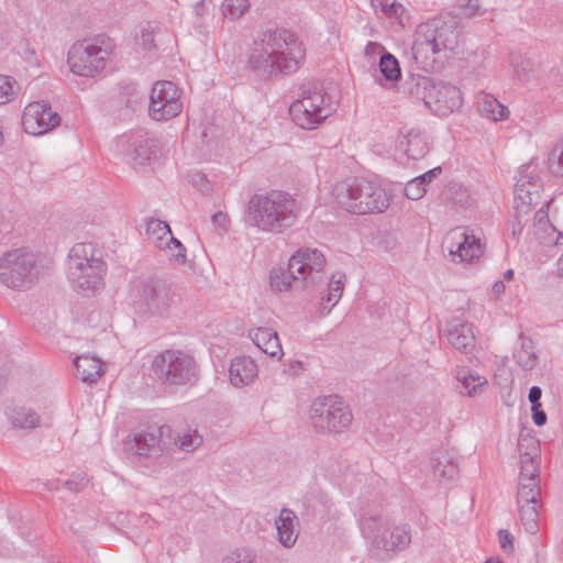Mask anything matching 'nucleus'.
<instances>
[{"label":"nucleus","mask_w":563,"mask_h":563,"mask_svg":"<svg viewBox=\"0 0 563 563\" xmlns=\"http://www.w3.org/2000/svg\"><path fill=\"white\" fill-rule=\"evenodd\" d=\"M303 43L290 30L268 27L253 40L246 67L262 76L295 73L303 63Z\"/></svg>","instance_id":"1"},{"label":"nucleus","mask_w":563,"mask_h":563,"mask_svg":"<svg viewBox=\"0 0 563 563\" xmlns=\"http://www.w3.org/2000/svg\"><path fill=\"white\" fill-rule=\"evenodd\" d=\"M462 31L454 15H439L421 23L415 33L412 56L426 71L440 68L441 59L454 53L461 43Z\"/></svg>","instance_id":"2"},{"label":"nucleus","mask_w":563,"mask_h":563,"mask_svg":"<svg viewBox=\"0 0 563 563\" xmlns=\"http://www.w3.org/2000/svg\"><path fill=\"white\" fill-rule=\"evenodd\" d=\"M297 220V203L291 195L280 190L253 195L244 210L243 221L260 232L279 234Z\"/></svg>","instance_id":"3"},{"label":"nucleus","mask_w":563,"mask_h":563,"mask_svg":"<svg viewBox=\"0 0 563 563\" xmlns=\"http://www.w3.org/2000/svg\"><path fill=\"white\" fill-rule=\"evenodd\" d=\"M540 465L541 456L537 444H533L530 452L520 453L516 503L520 522L529 534L539 531V510L542 507Z\"/></svg>","instance_id":"4"},{"label":"nucleus","mask_w":563,"mask_h":563,"mask_svg":"<svg viewBox=\"0 0 563 563\" xmlns=\"http://www.w3.org/2000/svg\"><path fill=\"white\" fill-rule=\"evenodd\" d=\"M357 520L363 537L371 541V550L383 560L390 559L411 542L409 527L401 525L389 530L388 518L377 506L360 508Z\"/></svg>","instance_id":"5"},{"label":"nucleus","mask_w":563,"mask_h":563,"mask_svg":"<svg viewBox=\"0 0 563 563\" xmlns=\"http://www.w3.org/2000/svg\"><path fill=\"white\" fill-rule=\"evenodd\" d=\"M107 265L92 243L75 244L67 257L66 276L74 290L95 294L103 287Z\"/></svg>","instance_id":"6"},{"label":"nucleus","mask_w":563,"mask_h":563,"mask_svg":"<svg viewBox=\"0 0 563 563\" xmlns=\"http://www.w3.org/2000/svg\"><path fill=\"white\" fill-rule=\"evenodd\" d=\"M44 272L41 256L27 247L12 249L0 256V284L13 291L31 290Z\"/></svg>","instance_id":"7"},{"label":"nucleus","mask_w":563,"mask_h":563,"mask_svg":"<svg viewBox=\"0 0 563 563\" xmlns=\"http://www.w3.org/2000/svg\"><path fill=\"white\" fill-rule=\"evenodd\" d=\"M335 201L356 214L378 213L389 206V196L377 181L352 179L338 183L332 190Z\"/></svg>","instance_id":"8"},{"label":"nucleus","mask_w":563,"mask_h":563,"mask_svg":"<svg viewBox=\"0 0 563 563\" xmlns=\"http://www.w3.org/2000/svg\"><path fill=\"white\" fill-rule=\"evenodd\" d=\"M539 177L537 166L533 164L522 165L516 175L514 190V212L509 228L514 239H520L525 228L530 221V212L539 203Z\"/></svg>","instance_id":"9"},{"label":"nucleus","mask_w":563,"mask_h":563,"mask_svg":"<svg viewBox=\"0 0 563 563\" xmlns=\"http://www.w3.org/2000/svg\"><path fill=\"white\" fill-rule=\"evenodd\" d=\"M408 93L434 114L445 117L457 110L462 104V95L453 85L437 81L429 77L412 78L407 82Z\"/></svg>","instance_id":"10"},{"label":"nucleus","mask_w":563,"mask_h":563,"mask_svg":"<svg viewBox=\"0 0 563 563\" xmlns=\"http://www.w3.org/2000/svg\"><path fill=\"white\" fill-rule=\"evenodd\" d=\"M110 37L97 36L74 44L68 52V65L74 75L92 78L100 74L114 51Z\"/></svg>","instance_id":"11"},{"label":"nucleus","mask_w":563,"mask_h":563,"mask_svg":"<svg viewBox=\"0 0 563 563\" xmlns=\"http://www.w3.org/2000/svg\"><path fill=\"white\" fill-rule=\"evenodd\" d=\"M175 297L169 287L150 277L133 280L130 288L131 305L141 318L167 316Z\"/></svg>","instance_id":"12"},{"label":"nucleus","mask_w":563,"mask_h":563,"mask_svg":"<svg viewBox=\"0 0 563 563\" xmlns=\"http://www.w3.org/2000/svg\"><path fill=\"white\" fill-rule=\"evenodd\" d=\"M334 111L331 97L317 86L305 88L289 108L292 121L306 130L318 128Z\"/></svg>","instance_id":"13"},{"label":"nucleus","mask_w":563,"mask_h":563,"mask_svg":"<svg viewBox=\"0 0 563 563\" xmlns=\"http://www.w3.org/2000/svg\"><path fill=\"white\" fill-rule=\"evenodd\" d=\"M152 369L159 382L169 385L194 384L199 372L195 358L181 350L158 353L152 362Z\"/></svg>","instance_id":"14"},{"label":"nucleus","mask_w":563,"mask_h":563,"mask_svg":"<svg viewBox=\"0 0 563 563\" xmlns=\"http://www.w3.org/2000/svg\"><path fill=\"white\" fill-rule=\"evenodd\" d=\"M352 419L349 406L338 396L318 398L310 407V421L319 432H342Z\"/></svg>","instance_id":"15"},{"label":"nucleus","mask_w":563,"mask_h":563,"mask_svg":"<svg viewBox=\"0 0 563 563\" xmlns=\"http://www.w3.org/2000/svg\"><path fill=\"white\" fill-rule=\"evenodd\" d=\"M183 111L180 93L168 80L156 81L151 90L148 114L155 121L169 120Z\"/></svg>","instance_id":"16"},{"label":"nucleus","mask_w":563,"mask_h":563,"mask_svg":"<svg viewBox=\"0 0 563 563\" xmlns=\"http://www.w3.org/2000/svg\"><path fill=\"white\" fill-rule=\"evenodd\" d=\"M289 266L297 272L302 287H313L322 279L325 256L317 249L301 247L290 256Z\"/></svg>","instance_id":"17"},{"label":"nucleus","mask_w":563,"mask_h":563,"mask_svg":"<svg viewBox=\"0 0 563 563\" xmlns=\"http://www.w3.org/2000/svg\"><path fill=\"white\" fill-rule=\"evenodd\" d=\"M60 123V117L46 101L30 102L22 113L24 131L34 136L43 135Z\"/></svg>","instance_id":"18"},{"label":"nucleus","mask_w":563,"mask_h":563,"mask_svg":"<svg viewBox=\"0 0 563 563\" xmlns=\"http://www.w3.org/2000/svg\"><path fill=\"white\" fill-rule=\"evenodd\" d=\"M521 236L533 239L544 246L563 245V234L549 220V201L543 202L530 217Z\"/></svg>","instance_id":"19"},{"label":"nucleus","mask_w":563,"mask_h":563,"mask_svg":"<svg viewBox=\"0 0 563 563\" xmlns=\"http://www.w3.org/2000/svg\"><path fill=\"white\" fill-rule=\"evenodd\" d=\"M119 145L123 147L128 162L135 168H142L155 154V140L139 131L122 135Z\"/></svg>","instance_id":"20"},{"label":"nucleus","mask_w":563,"mask_h":563,"mask_svg":"<svg viewBox=\"0 0 563 563\" xmlns=\"http://www.w3.org/2000/svg\"><path fill=\"white\" fill-rule=\"evenodd\" d=\"M449 255L454 263L473 262L482 256V240L473 231L455 229L451 233Z\"/></svg>","instance_id":"21"},{"label":"nucleus","mask_w":563,"mask_h":563,"mask_svg":"<svg viewBox=\"0 0 563 563\" xmlns=\"http://www.w3.org/2000/svg\"><path fill=\"white\" fill-rule=\"evenodd\" d=\"M146 233L157 249L163 250L169 247L170 244H173L172 247H178V253H173V258L178 264L186 263V247L173 236L172 230L165 221L151 219L146 223Z\"/></svg>","instance_id":"22"},{"label":"nucleus","mask_w":563,"mask_h":563,"mask_svg":"<svg viewBox=\"0 0 563 563\" xmlns=\"http://www.w3.org/2000/svg\"><path fill=\"white\" fill-rule=\"evenodd\" d=\"M129 456H153L161 452V434L157 430H139L125 441Z\"/></svg>","instance_id":"23"},{"label":"nucleus","mask_w":563,"mask_h":563,"mask_svg":"<svg viewBox=\"0 0 563 563\" xmlns=\"http://www.w3.org/2000/svg\"><path fill=\"white\" fill-rule=\"evenodd\" d=\"M258 375L255 361L249 356H239L231 361L229 379L232 386L241 388L252 384Z\"/></svg>","instance_id":"24"},{"label":"nucleus","mask_w":563,"mask_h":563,"mask_svg":"<svg viewBox=\"0 0 563 563\" xmlns=\"http://www.w3.org/2000/svg\"><path fill=\"white\" fill-rule=\"evenodd\" d=\"M249 336L265 354L277 360L282 358L284 353L276 331L271 328H257L250 330Z\"/></svg>","instance_id":"25"},{"label":"nucleus","mask_w":563,"mask_h":563,"mask_svg":"<svg viewBox=\"0 0 563 563\" xmlns=\"http://www.w3.org/2000/svg\"><path fill=\"white\" fill-rule=\"evenodd\" d=\"M269 285L274 291L285 292L302 287V282L297 277L295 268L289 266H274L269 272Z\"/></svg>","instance_id":"26"},{"label":"nucleus","mask_w":563,"mask_h":563,"mask_svg":"<svg viewBox=\"0 0 563 563\" xmlns=\"http://www.w3.org/2000/svg\"><path fill=\"white\" fill-rule=\"evenodd\" d=\"M275 523L279 542L285 548H291L298 538V518L296 514L290 509L284 508L282 509Z\"/></svg>","instance_id":"27"},{"label":"nucleus","mask_w":563,"mask_h":563,"mask_svg":"<svg viewBox=\"0 0 563 563\" xmlns=\"http://www.w3.org/2000/svg\"><path fill=\"white\" fill-rule=\"evenodd\" d=\"M448 341L454 349L470 353L475 346L473 327L468 323H452L448 330Z\"/></svg>","instance_id":"28"},{"label":"nucleus","mask_w":563,"mask_h":563,"mask_svg":"<svg viewBox=\"0 0 563 563\" xmlns=\"http://www.w3.org/2000/svg\"><path fill=\"white\" fill-rule=\"evenodd\" d=\"M456 388L460 394L473 397L482 393L487 385V379L466 367H457L455 371Z\"/></svg>","instance_id":"29"},{"label":"nucleus","mask_w":563,"mask_h":563,"mask_svg":"<svg viewBox=\"0 0 563 563\" xmlns=\"http://www.w3.org/2000/svg\"><path fill=\"white\" fill-rule=\"evenodd\" d=\"M345 279L346 276L343 273L338 272L331 275L327 294L321 297L319 302V309L322 316L330 313V311L340 301L343 294Z\"/></svg>","instance_id":"30"},{"label":"nucleus","mask_w":563,"mask_h":563,"mask_svg":"<svg viewBox=\"0 0 563 563\" xmlns=\"http://www.w3.org/2000/svg\"><path fill=\"white\" fill-rule=\"evenodd\" d=\"M514 360L526 372L532 371L537 366L539 356L530 338L519 336V346L514 352Z\"/></svg>","instance_id":"31"},{"label":"nucleus","mask_w":563,"mask_h":563,"mask_svg":"<svg viewBox=\"0 0 563 563\" xmlns=\"http://www.w3.org/2000/svg\"><path fill=\"white\" fill-rule=\"evenodd\" d=\"M477 102L482 115L488 120L503 121L509 117L508 108L489 93L481 92Z\"/></svg>","instance_id":"32"},{"label":"nucleus","mask_w":563,"mask_h":563,"mask_svg":"<svg viewBox=\"0 0 563 563\" xmlns=\"http://www.w3.org/2000/svg\"><path fill=\"white\" fill-rule=\"evenodd\" d=\"M433 476L439 481L453 479L457 473L456 465L445 451H437L430 457Z\"/></svg>","instance_id":"33"},{"label":"nucleus","mask_w":563,"mask_h":563,"mask_svg":"<svg viewBox=\"0 0 563 563\" xmlns=\"http://www.w3.org/2000/svg\"><path fill=\"white\" fill-rule=\"evenodd\" d=\"M78 376L82 382L93 383L100 375L102 363L99 358L91 355H80L74 361Z\"/></svg>","instance_id":"34"},{"label":"nucleus","mask_w":563,"mask_h":563,"mask_svg":"<svg viewBox=\"0 0 563 563\" xmlns=\"http://www.w3.org/2000/svg\"><path fill=\"white\" fill-rule=\"evenodd\" d=\"M401 148L408 158L419 159L424 157L429 151L428 141L424 135L418 131H409L400 142Z\"/></svg>","instance_id":"35"},{"label":"nucleus","mask_w":563,"mask_h":563,"mask_svg":"<svg viewBox=\"0 0 563 563\" xmlns=\"http://www.w3.org/2000/svg\"><path fill=\"white\" fill-rule=\"evenodd\" d=\"M375 11L380 8V11L389 19H395L400 26L405 27L410 20L408 10L402 5V2H372Z\"/></svg>","instance_id":"36"},{"label":"nucleus","mask_w":563,"mask_h":563,"mask_svg":"<svg viewBox=\"0 0 563 563\" xmlns=\"http://www.w3.org/2000/svg\"><path fill=\"white\" fill-rule=\"evenodd\" d=\"M9 419L14 428L20 429H33L40 424L38 415L33 409L25 407L13 410Z\"/></svg>","instance_id":"37"},{"label":"nucleus","mask_w":563,"mask_h":563,"mask_svg":"<svg viewBox=\"0 0 563 563\" xmlns=\"http://www.w3.org/2000/svg\"><path fill=\"white\" fill-rule=\"evenodd\" d=\"M202 442V435L194 429H187L179 432L175 439V444L185 452H192L197 450Z\"/></svg>","instance_id":"38"},{"label":"nucleus","mask_w":563,"mask_h":563,"mask_svg":"<svg viewBox=\"0 0 563 563\" xmlns=\"http://www.w3.org/2000/svg\"><path fill=\"white\" fill-rule=\"evenodd\" d=\"M379 70L389 81H396L400 78L401 71L397 58L390 53H384L379 58Z\"/></svg>","instance_id":"39"},{"label":"nucleus","mask_w":563,"mask_h":563,"mask_svg":"<svg viewBox=\"0 0 563 563\" xmlns=\"http://www.w3.org/2000/svg\"><path fill=\"white\" fill-rule=\"evenodd\" d=\"M157 26L154 22H146L140 26L135 35V44L144 51H151L155 47L154 38Z\"/></svg>","instance_id":"40"},{"label":"nucleus","mask_w":563,"mask_h":563,"mask_svg":"<svg viewBox=\"0 0 563 563\" xmlns=\"http://www.w3.org/2000/svg\"><path fill=\"white\" fill-rule=\"evenodd\" d=\"M19 90L18 82L10 76H0V104L14 99Z\"/></svg>","instance_id":"41"},{"label":"nucleus","mask_w":563,"mask_h":563,"mask_svg":"<svg viewBox=\"0 0 563 563\" xmlns=\"http://www.w3.org/2000/svg\"><path fill=\"white\" fill-rule=\"evenodd\" d=\"M223 563H260L254 550L241 548L228 554Z\"/></svg>","instance_id":"42"},{"label":"nucleus","mask_w":563,"mask_h":563,"mask_svg":"<svg viewBox=\"0 0 563 563\" xmlns=\"http://www.w3.org/2000/svg\"><path fill=\"white\" fill-rule=\"evenodd\" d=\"M548 167L553 175L563 177V142L549 154Z\"/></svg>","instance_id":"43"},{"label":"nucleus","mask_w":563,"mask_h":563,"mask_svg":"<svg viewBox=\"0 0 563 563\" xmlns=\"http://www.w3.org/2000/svg\"><path fill=\"white\" fill-rule=\"evenodd\" d=\"M249 10L247 2H221L220 11L225 19L235 20Z\"/></svg>","instance_id":"44"},{"label":"nucleus","mask_w":563,"mask_h":563,"mask_svg":"<svg viewBox=\"0 0 563 563\" xmlns=\"http://www.w3.org/2000/svg\"><path fill=\"white\" fill-rule=\"evenodd\" d=\"M427 192V186L423 184V178H413L409 180L405 187V195L408 199L419 200Z\"/></svg>","instance_id":"45"},{"label":"nucleus","mask_w":563,"mask_h":563,"mask_svg":"<svg viewBox=\"0 0 563 563\" xmlns=\"http://www.w3.org/2000/svg\"><path fill=\"white\" fill-rule=\"evenodd\" d=\"M384 53H387L385 47L376 42H368L364 48L365 56L371 60H375L376 57L380 58Z\"/></svg>","instance_id":"46"},{"label":"nucleus","mask_w":563,"mask_h":563,"mask_svg":"<svg viewBox=\"0 0 563 563\" xmlns=\"http://www.w3.org/2000/svg\"><path fill=\"white\" fill-rule=\"evenodd\" d=\"M88 484V478L84 474H74L67 482L68 489L79 492Z\"/></svg>","instance_id":"47"},{"label":"nucleus","mask_w":563,"mask_h":563,"mask_svg":"<svg viewBox=\"0 0 563 563\" xmlns=\"http://www.w3.org/2000/svg\"><path fill=\"white\" fill-rule=\"evenodd\" d=\"M498 540L500 548L506 552L514 551V536L506 529H500L498 531Z\"/></svg>","instance_id":"48"},{"label":"nucleus","mask_w":563,"mask_h":563,"mask_svg":"<svg viewBox=\"0 0 563 563\" xmlns=\"http://www.w3.org/2000/svg\"><path fill=\"white\" fill-rule=\"evenodd\" d=\"M510 64L514 66L519 78H521L522 74L527 71V67L523 65L525 62L522 60V57L519 54H511Z\"/></svg>","instance_id":"49"},{"label":"nucleus","mask_w":563,"mask_h":563,"mask_svg":"<svg viewBox=\"0 0 563 563\" xmlns=\"http://www.w3.org/2000/svg\"><path fill=\"white\" fill-rule=\"evenodd\" d=\"M541 396H542V390L540 387L532 386L530 388L528 398L531 404V407H541V402H540Z\"/></svg>","instance_id":"50"},{"label":"nucleus","mask_w":563,"mask_h":563,"mask_svg":"<svg viewBox=\"0 0 563 563\" xmlns=\"http://www.w3.org/2000/svg\"><path fill=\"white\" fill-rule=\"evenodd\" d=\"M532 420L536 426L541 427L547 422V415L541 407H531Z\"/></svg>","instance_id":"51"},{"label":"nucleus","mask_w":563,"mask_h":563,"mask_svg":"<svg viewBox=\"0 0 563 563\" xmlns=\"http://www.w3.org/2000/svg\"><path fill=\"white\" fill-rule=\"evenodd\" d=\"M462 14L468 18L481 14V8L477 2H466L463 7Z\"/></svg>","instance_id":"52"},{"label":"nucleus","mask_w":563,"mask_h":563,"mask_svg":"<svg viewBox=\"0 0 563 563\" xmlns=\"http://www.w3.org/2000/svg\"><path fill=\"white\" fill-rule=\"evenodd\" d=\"M442 173V168L440 166L434 167L427 173L418 176V178H423V184L428 186L433 179H435Z\"/></svg>","instance_id":"53"},{"label":"nucleus","mask_w":563,"mask_h":563,"mask_svg":"<svg viewBox=\"0 0 563 563\" xmlns=\"http://www.w3.org/2000/svg\"><path fill=\"white\" fill-rule=\"evenodd\" d=\"M505 290H506V286H505L504 280L495 282L492 287V294L494 295V297L496 299H499L505 294Z\"/></svg>","instance_id":"54"},{"label":"nucleus","mask_w":563,"mask_h":563,"mask_svg":"<svg viewBox=\"0 0 563 563\" xmlns=\"http://www.w3.org/2000/svg\"><path fill=\"white\" fill-rule=\"evenodd\" d=\"M212 222L220 228H225L228 223V217L223 212H217L212 216Z\"/></svg>","instance_id":"55"},{"label":"nucleus","mask_w":563,"mask_h":563,"mask_svg":"<svg viewBox=\"0 0 563 563\" xmlns=\"http://www.w3.org/2000/svg\"><path fill=\"white\" fill-rule=\"evenodd\" d=\"M515 276V272L514 269H507L505 273H504V279L505 280H511Z\"/></svg>","instance_id":"56"},{"label":"nucleus","mask_w":563,"mask_h":563,"mask_svg":"<svg viewBox=\"0 0 563 563\" xmlns=\"http://www.w3.org/2000/svg\"><path fill=\"white\" fill-rule=\"evenodd\" d=\"M173 244L169 245V247H166L165 250L169 252L170 256L173 257V253H178V247H172Z\"/></svg>","instance_id":"57"}]
</instances>
